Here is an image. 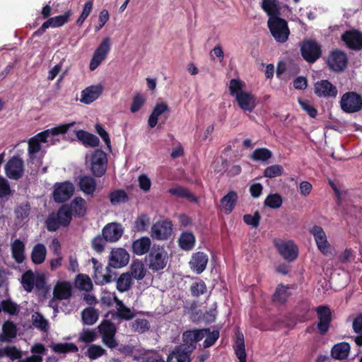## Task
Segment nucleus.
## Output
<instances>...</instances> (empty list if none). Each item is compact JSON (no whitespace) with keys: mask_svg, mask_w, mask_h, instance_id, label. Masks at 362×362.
Here are the masks:
<instances>
[{"mask_svg":"<svg viewBox=\"0 0 362 362\" xmlns=\"http://www.w3.org/2000/svg\"><path fill=\"white\" fill-rule=\"evenodd\" d=\"M284 169L280 165H272L265 168L264 176L269 178L279 177L282 175Z\"/></svg>","mask_w":362,"mask_h":362,"instance_id":"680f3d73","label":"nucleus"},{"mask_svg":"<svg viewBox=\"0 0 362 362\" xmlns=\"http://www.w3.org/2000/svg\"><path fill=\"white\" fill-rule=\"evenodd\" d=\"M13 190L11 189L8 181L0 176V198L8 199L12 196Z\"/></svg>","mask_w":362,"mask_h":362,"instance_id":"4d7b16f0","label":"nucleus"},{"mask_svg":"<svg viewBox=\"0 0 362 362\" xmlns=\"http://www.w3.org/2000/svg\"><path fill=\"white\" fill-rule=\"evenodd\" d=\"M150 225V217L146 214L139 215L133 223L135 231L139 233L144 232Z\"/></svg>","mask_w":362,"mask_h":362,"instance_id":"37998d69","label":"nucleus"},{"mask_svg":"<svg viewBox=\"0 0 362 362\" xmlns=\"http://www.w3.org/2000/svg\"><path fill=\"white\" fill-rule=\"evenodd\" d=\"M134 332L143 333L148 329V322L146 319H136L132 323Z\"/></svg>","mask_w":362,"mask_h":362,"instance_id":"69168bd1","label":"nucleus"},{"mask_svg":"<svg viewBox=\"0 0 362 362\" xmlns=\"http://www.w3.org/2000/svg\"><path fill=\"white\" fill-rule=\"evenodd\" d=\"M33 325L42 332H47L48 329L47 320L40 313H35L32 315Z\"/></svg>","mask_w":362,"mask_h":362,"instance_id":"bf43d9fd","label":"nucleus"},{"mask_svg":"<svg viewBox=\"0 0 362 362\" xmlns=\"http://www.w3.org/2000/svg\"><path fill=\"white\" fill-rule=\"evenodd\" d=\"M111 47L110 38L106 37L103 39L100 44L93 52V57L90 62L89 69L91 71L97 69L100 64L106 59L110 52Z\"/></svg>","mask_w":362,"mask_h":362,"instance_id":"6e6552de","label":"nucleus"},{"mask_svg":"<svg viewBox=\"0 0 362 362\" xmlns=\"http://www.w3.org/2000/svg\"><path fill=\"white\" fill-rule=\"evenodd\" d=\"M195 243L194 235L189 232L182 233L179 238V245L185 250L192 249Z\"/></svg>","mask_w":362,"mask_h":362,"instance_id":"a18cd8bd","label":"nucleus"},{"mask_svg":"<svg viewBox=\"0 0 362 362\" xmlns=\"http://www.w3.org/2000/svg\"><path fill=\"white\" fill-rule=\"evenodd\" d=\"M32 355L18 362H42V357L46 354V349L42 344H35L30 349Z\"/></svg>","mask_w":362,"mask_h":362,"instance_id":"2f4dec72","label":"nucleus"},{"mask_svg":"<svg viewBox=\"0 0 362 362\" xmlns=\"http://www.w3.org/2000/svg\"><path fill=\"white\" fill-rule=\"evenodd\" d=\"M275 246L280 255L286 260L293 261L298 256V248L291 240H276Z\"/></svg>","mask_w":362,"mask_h":362,"instance_id":"4468645a","label":"nucleus"},{"mask_svg":"<svg viewBox=\"0 0 362 362\" xmlns=\"http://www.w3.org/2000/svg\"><path fill=\"white\" fill-rule=\"evenodd\" d=\"M54 352L58 354H66L69 352H77L78 349L74 343H57L51 346Z\"/></svg>","mask_w":362,"mask_h":362,"instance_id":"49530a36","label":"nucleus"},{"mask_svg":"<svg viewBox=\"0 0 362 362\" xmlns=\"http://www.w3.org/2000/svg\"><path fill=\"white\" fill-rule=\"evenodd\" d=\"M262 8L269 18L278 17L280 15V6L276 0H263Z\"/></svg>","mask_w":362,"mask_h":362,"instance_id":"4c0bfd02","label":"nucleus"},{"mask_svg":"<svg viewBox=\"0 0 362 362\" xmlns=\"http://www.w3.org/2000/svg\"><path fill=\"white\" fill-rule=\"evenodd\" d=\"M3 332L7 337L6 341H10L16 336V327L11 322H6L3 326Z\"/></svg>","mask_w":362,"mask_h":362,"instance_id":"0e129e2a","label":"nucleus"},{"mask_svg":"<svg viewBox=\"0 0 362 362\" xmlns=\"http://www.w3.org/2000/svg\"><path fill=\"white\" fill-rule=\"evenodd\" d=\"M132 279L129 273H123L117 281V288L119 292L128 291L132 286Z\"/></svg>","mask_w":362,"mask_h":362,"instance_id":"de8ad7c7","label":"nucleus"},{"mask_svg":"<svg viewBox=\"0 0 362 362\" xmlns=\"http://www.w3.org/2000/svg\"><path fill=\"white\" fill-rule=\"evenodd\" d=\"M47 255V248L42 243L36 244L31 252L32 262L35 264H40L45 262Z\"/></svg>","mask_w":362,"mask_h":362,"instance_id":"e433bc0d","label":"nucleus"},{"mask_svg":"<svg viewBox=\"0 0 362 362\" xmlns=\"http://www.w3.org/2000/svg\"><path fill=\"white\" fill-rule=\"evenodd\" d=\"M103 87L101 85L90 86L81 91L80 101L84 104H90L102 94Z\"/></svg>","mask_w":362,"mask_h":362,"instance_id":"5701e85b","label":"nucleus"},{"mask_svg":"<svg viewBox=\"0 0 362 362\" xmlns=\"http://www.w3.org/2000/svg\"><path fill=\"white\" fill-rule=\"evenodd\" d=\"M349 352L350 345L346 342L338 343L332 349V356L336 359H344L347 358Z\"/></svg>","mask_w":362,"mask_h":362,"instance_id":"58836bf2","label":"nucleus"},{"mask_svg":"<svg viewBox=\"0 0 362 362\" xmlns=\"http://www.w3.org/2000/svg\"><path fill=\"white\" fill-rule=\"evenodd\" d=\"M46 223L47 229L50 231H54L62 226L55 214H52L49 216Z\"/></svg>","mask_w":362,"mask_h":362,"instance_id":"774afa93","label":"nucleus"},{"mask_svg":"<svg viewBox=\"0 0 362 362\" xmlns=\"http://www.w3.org/2000/svg\"><path fill=\"white\" fill-rule=\"evenodd\" d=\"M98 338V334L95 329H84L79 334L78 341L89 344L95 341Z\"/></svg>","mask_w":362,"mask_h":362,"instance_id":"864d4df0","label":"nucleus"},{"mask_svg":"<svg viewBox=\"0 0 362 362\" xmlns=\"http://www.w3.org/2000/svg\"><path fill=\"white\" fill-rule=\"evenodd\" d=\"M264 204L272 209L279 208L282 204V199L277 194H269L264 200Z\"/></svg>","mask_w":362,"mask_h":362,"instance_id":"e2e57ef3","label":"nucleus"},{"mask_svg":"<svg viewBox=\"0 0 362 362\" xmlns=\"http://www.w3.org/2000/svg\"><path fill=\"white\" fill-rule=\"evenodd\" d=\"M12 257L14 260L21 264L25 259V244L19 239L15 240L11 245Z\"/></svg>","mask_w":362,"mask_h":362,"instance_id":"473e14b6","label":"nucleus"},{"mask_svg":"<svg viewBox=\"0 0 362 362\" xmlns=\"http://www.w3.org/2000/svg\"><path fill=\"white\" fill-rule=\"evenodd\" d=\"M314 93L320 98H336L338 90L327 80H321L314 84Z\"/></svg>","mask_w":362,"mask_h":362,"instance_id":"dca6fc26","label":"nucleus"},{"mask_svg":"<svg viewBox=\"0 0 362 362\" xmlns=\"http://www.w3.org/2000/svg\"><path fill=\"white\" fill-rule=\"evenodd\" d=\"M123 233V227L117 223H109L103 229V236L107 242H117L122 237Z\"/></svg>","mask_w":362,"mask_h":362,"instance_id":"6ab92c4d","label":"nucleus"},{"mask_svg":"<svg viewBox=\"0 0 362 362\" xmlns=\"http://www.w3.org/2000/svg\"><path fill=\"white\" fill-rule=\"evenodd\" d=\"M310 233L313 235L317 249L324 255L331 253V245L327 240V237L322 227L314 226L310 229Z\"/></svg>","mask_w":362,"mask_h":362,"instance_id":"9b49d317","label":"nucleus"},{"mask_svg":"<svg viewBox=\"0 0 362 362\" xmlns=\"http://www.w3.org/2000/svg\"><path fill=\"white\" fill-rule=\"evenodd\" d=\"M152 246V242L150 238L144 236L133 241L132 249L133 253L138 256H142L149 252Z\"/></svg>","mask_w":362,"mask_h":362,"instance_id":"393cba45","label":"nucleus"},{"mask_svg":"<svg viewBox=\"0 0 362 362\" xmlns=\"http://www.w3.org/2000/svg\"><path fill=\"white\" fill-rule=\"evenodd\" d=\"M245 84L239 79H231L228 88L230 94L235 97L238 106L243 111L252 112L256 107L255 96L248 91L244 90Z\"/></svg>","mask_w":362,"mask_h":362,"instance_id":"f257e3e1","label":"nucleus"},{"mask_svg":"<svg viewBox=\"0 0 362 362\" xmlns=\"http://www.w3.org/2000/svg\"><path fill=\"white\" fill-rule=\"evenodd\" d=\"M288 288L287 286L279 285L273 296V300L278 303H284L288 297L290 296L288 292Z\"/></svg>","mask_w":362,"mask_h":362,"instance_id":"5fc2aeb1","label":"nucleus"},{"mask_svg":"<svg viewBox=\"0 0 362 362\" xmlns=\"http://www.w3.org/2000/svg\"><path fill=\"white\" fill-rule=\"evenodd\" d=\"M168 111L169 107L166 103H157L148 119V124L150 127H155L158 123L159 117Z\"/></svg>","mask_w":362,"mask_h":362,"instance_id":"7c9ffc66","label":"nucleus"},{"mask_svg":"<svg viewBox=\"0 0 362 362\" xmlns=\"http://www.w3.org/2000/svg\"><path fill=\"white\" fill-rule=\"evenodd\" d=\"M93 2L92 0L87 1L83 8V11L76 21V25L78 26L82 25L84 21L87 18V17L90 15L93 10Z\"/></svg>","mask_w":362,"mask_h":362,"instance_id":"052dcab7","label":"nucleus"},{"mask_svg":"<svg viewBox=\"0 0 362 362\" xmlns=\"http://www.w3.org/2000/svg\"><path fill=\"white\" fill-rule=\"evenodd\" d=\"M146 272L144 263L141 260L136 259L132 262L128 273L131 274L132 279L141 280L146 276Z\"/></svg>","mask_w":362,"mask_h":362,"instance_id":"c9c22d12","label":"nucleus"},{"mask_svg":"<svg viewBox=\"0 0 362 362\" xmlns=\"http://www.w3.org/2000/svg\"><path fill=\"white\" fill-rule=\"evenodd\" d=\"M327 64L334 71H341L346 66V55L342 52L334 51L329 55Z\"/></svg>","mask_w":362,"mask_h":362,"instance_id":"412c9836","label":"nucleus"},{"mask_svg":"<svg viewBox=\"0 0 362 362\" xmlns=\"http://www.w3.org/2000/svg\"><path fill=\"white\" fill-rule=\"evenodd\" d=\"M148 267L154 272L163 269L168 264L169 255L164 247L153 245L147 257Z\"/></svg>","mask_w":362,"mask_h":362,"instance_id":"f03ea898","label":"nucleus"},{"mask_svg":"<svg viewBox=\"0 0 362 362\" xmlns=\"http://www.w3.org/2000/svg\"><path fill=\"white\" fill-rule=\"evenodd\" d=\"M40 143L42 142L40 133L30 139V140L28 141V152L30 156L40 151Z\"/></svg>","mask_w":362,"mask_h":362,"instance_id":"13d9d810","label":"nucleus"},{"mask_svg":"<svg viewBox=\"0 0 362 362\" xmlns=\"http://www.w3.org/2000/svg\"><path fill=\"white\" fill-rule=\"evenodd\" d=\"M75 284L78 289L86 291H89L93 288L91 279L86 274H78L76 278Z\"/></svg>","mask_w":362,"mask_h":362,"instance_id":"8fccbe9b","label":"nucleus"},{"mask_svg":"<svg viewBox=\"0 0 362 362\" xmlns=\"http://www.w3.org/2000/svg\"><path fill=\"white\" fill-rule=\"evenodd\" d=\"M169 193L177 197L185 198L191 202H197V198L187 189L180 186H176L168 189Z\"/></svg>","mask_w":362,"mask_h":362,"instance_id":"79ce46f5","label":"nucleus"},{"mask_svg":"<svg viewBox=\"0 0 362 362\" xmlns=\"http://www.w3.org/2000/svg\"><path fill=\"white\" fill-rule=\"evenodd\" d=\"M21 284L27 292H30L35 286L40 288L44 284L42 277L35 275L33 272L28 271L21 277Z\"/></svg>","mask_w":362,"mask_h":362,"instance_id":"aec40b11","label":"nucleus"},{"mask_svg":"<svg viewBox=\"0 0 362 362\" xmlns=\"http://www.w3.org/2000/svg\"><path fill=\"white\" fill-rule=\"evenodd\" d=\"M71 15V11H68L63 15H59L53 18H49L46 22L42 25V30H46L49 28H58L65 24Z\"/></svg>","mask_w":362,"mask_h":362,"instance_id":"f704fd0d","label":"nucleus"},{"mask_svg":"<svg viewBox=\"0 0 362 362\" xmlns=\"http://www.w3.org/2000/svg\"><path fill=\"white\" fill-rule=\"evenodd\" d=\"M55 215L62 226H68L72 218V214L68 208V205L62 206Z\"/></svg>","mask_w":362,"mask_h":362,"instance_id":"3c124183","label":"nucleus"},{"mask_svg":"<svg viewBox=\"0 0 362 362\" xmlns=\"http://www.w3.org/2000/svg\"><path fill=\"white\" fill-rule=\"evenodd\" d=\"M102 337V341L109 348H115L118 344L115 338L117 328L114 323L109 320H103L98 327Z\"/></svg>","mask_w":362,"mask_h":362,"instance_id":"0eeeda50","label":"nucleus"},{"mask_svg":"<svg viewBox=\"0 0 362 362\" xmlns=\"http://www.w3.org/2000/svg\"><path fill=\"white\" fill-rule=\"evenodd\" d=\"M72 295V286L69 281H57L53 288V297L49 300V305L54 312L58 311V300H68Z\"/></svg>","mask_w":362,"mask_h":362,"instance_id":"39448f33","label":"nucleus"},{"mask_svg":"<svg viewBox=\"0 0 362 362\" xmlns=\"http://www.w3.org/2000/svg\"><path fill=\"white\" fill-rule=\"evenodd\" d=\"M206 291V286L202 281L194 282L191 286V292L194 296H199Z\"/></svg>","mask_w":362,"mask_h":362,"instance_id":"338daca9","label":"nucleus"},{"mask_svg":"<svg viewBox=\"0 0 362 362\" xmlns=\"http://www.w3.org/2000/svg\"><path fill=\"white\" fill-rule=\"evenodd\" d=\"M190 353L184 346H179L169 354L167 362H190Z\"/></svg>","mask_w":362,"mask_h":362,"instance_id":"c756f323","label":"nucleus"},{"mask_svg":"<svg viewBox=\"0 0 362 362\" xmlns=\"http://www.w3.org/2000/svg\"><path fill=\"white\" fill-rule=\"evenodd\" d=\"M86 164L94 176H103L107 170V165L106 153L98 149L94 151L86 156Z\"/></svg>","mask_w":362,"mask_h":362,"instance_id":"7ed1b4c3","label":"nucleus"},{"mask_svg":"<svg viewBox=\"0 0 362 362\" xmlns=\"http://www.w3.org/2000/svg\"><path fill=\"white\" fill-rule=\"evenodd\" d=\"M106 351L101 346L97 344H92L88 346L86 355L87 356L91 359L95 360L104 354H105Z\"/></svg>","mask_w":362,"mask_h":362,"instance_id":"6e6d98bb","label":"nucleus"},{"mask_svg":"<svg viewBox=\"0 0 362 362\" xmlns=\"http://www.w3.org/2000/svg\"><path fill=\"white\" fill-rule=\"evenodd\" d=\"M113 300L116 304V315L118 318L129 320L135 317L134 311L127 307L115 293Z\"/></svg>","mask_w":362,"mask_h":362,"instance_id":"c85d7f7f","label":"nucleus"},{"mask_svg":"<svg viewBox=\"0 0 362 362\" xmlns=\"http://www.w3.org/2000/svg\"><path fill=\"white\" fill-rule=\"evenodd\" d=\"M81 318L83 324L86 325H93L98 320V313L95 309L93 308H88L82 311Z\"/></svg>","mask_w":362,"mask_h":362,"instance_id":"c03bdc74","label":"nucleus"},{"mask_svg":"<svg viewBox=\"0 0 362 362\" xmlns=\"http://www.w3.org/2000/svg\"><path fill=\"white\" fill-rule=\"evenodd\" d=\"M208 257L204 252H198L194 254L189 262L191 269L197 274H201L206 269Z\"/></svg>","mask_w":362,"mask_h":362,"instance_id":"a878e982","label":"nucleus"},{"mask_svg":"<svg viewBox=\"0 0 362 362\" xmlns=\"http://www.w3.org/2000/svg\"><path fill=\"white\" fill-rule=\"evenodd\" d=\"M172 223L168 221H157L151 228V238L158 240H168L172 235Z\"/></svg>","mask_w":362,"mask_h":362,"instance_id":"9d476101","label":"nucleus"},{"mask_svg":"<svg viewBox=\"0 0 362 362\" xmlns=\"http://www.w3.org/2000/svg\"><path fill=\"white\" fill-rule=\"evenodd\" d=\"M129 261V254L124 248L115 247L112 250L109 256V265L113 268H122Z\"/></svg>","mask_w":362,"mask_h":362,"instance_id":"ddd939ff","label":"nucleus"},{"mask_svg":"<svg viewBox=\"0 0 362 362\" xmlns=\"http://www.w3.org/2000/svg\"><path fill=\"white\" fill-rule=\"evenodd\" d=\"M76 136L77 139L81 141L86 146L95 147L98 146L100 142L98 138L96 136L83 130L78 131L76 133Z\"/></svg>","mask_w":362,"mask_h":362,"instance_id":"a19ab883","label":"nucleus"},{"mask_svg":"<svg viewBox=\"0 0 362 362\" xmlns=\"http://www.w3.org/2000/svg\"><path fill=\"white\" fill-rule=\"evenodd\" d=\"M206 334L207 329L187 331L183 334V344L181 346L192 352L195 348V344L202 340Z\"/></svg>","mask_w":362,"mask_h":362,"instance_id":"2eb2a0df","label":"nucleus"},{"mask_svg":"<svg viewBox=\"0 0 362 362\" xmlns=\"http://www.w3.org/2000/svg\"><path fill=\"white\" fill-rule=\"evenodd\" d=\"M272 156V153L270 150L266 148H259L255 149L250 156L251 159L254 160L267 161Z\"/></svg>","mask_w":362,"mask_h":362,"instance_id":"603ef678","label":"nucleus"},{"mask_svg":"<svg viewBox=\"0 0 362 362\" xmlns=\"http://www.w3.org/2000/svg\"><path fill=\"white\" fill-rule=\"evenodd\" d=\"M238 201V194L234 191L229 192L220 200V209L226 214H229L233 210Z\"/></svg>","mask_w":362,"mask_h":362,"instance_id":"bb28decb","label":"nucleus"},{"mask_svg":"<svg viewBox=\"0 0 362 362\" xmlns=\"http://www.w3.org/2000/svg\"><path fill=\"white\" fill-rule=\"evenodd\" d=\"M68 208L72 216L83 217L88 212V205L83 198L77 197L71 202L68 205Z\"/></svg>","mask_w":362,"mask_h":362,"instance_id":"b1692460","label":"nucleus"},{"mask_svg":"<svg viewBox=\"0 0 362 362\" xmlns=\"http://www.w3.org/2000/svg\"><path fill=\"white\" fill-rule=\"evenodd\" d=\"M78 187L86 195H93L96 189L95 180L90 176L84 175L79 178Z\"/></svg>","mask_w":362,"mask_h":362,"instance_id":"72a5a7b5","label":"nucleus"},{"mask_svg":"<svg viewBox=\"0 0 362 362\" xmlns=\"http://www.w3.org/2000/svg\"><path fill=\"white\" fill-rule=\"evenodd\" d=\"M74 124L75 122L63 124L40 132L42 142L47 144V146L55 145L59 142L61 136L65 134Z\"/></svg>","mask_w":362,"mask_h":362,"instance_id":"423d86ee","label":"nucleus"},{"mask_svg":"<svg viewBox=\"0 0 362 362\" xmlns=\"http://www.w3.org/2000/svg\"><path fill=\"white\" fill-rule=\"evenodd\" d=\"M75 187L70 182L56 183L54 187V199L59 203L64 202L72 196Z\"/></svg>","mask_w":362,"mask_h":362,"instance_id":"f8f14e48","label":"nucleus"},{"mask_svg":"<svg viewBox=\"0 0 362 362\" xmlns=\"http://www.w3.org/2000/svg\"><path fill=\"white\" fill-rule=\"evenodd\" d=\"M7 177L12 180H18L23 175V162L17 157L10 159L5 166Z\"/></svg>","mask_w":362,"mask_h":362,"instance_id":"a211bd4d","label":"nucleus"},{"mask_svg":"<svg viewBox=\"0 0 362 362\" xmlns=\"http://www.w3.org/2000/svg\"><path fill=\"white\" fill-rule=\"evenodd\" d=\"M236 356L239 362H246V352L245 349L244 337L242 333L238 332L236 334V340L234 346Z\"/></svg>","mask_w":362,"mask_h":362,"instance_id":"ea45409f","label":"nucleus"},{"mask_svg":"<svg viewBox=\"0 0 362 362\" xmlns=\"http://www.w3.org/2000/svg\"><path fill=\"white\" fill-rule=\"evenodd\" d=\"M267 23L271 34L277 42L283 43L288 40L290 31L285 20L272 17L269 18Z\"/></svg>","mask_w":362,"mask_h":362,"instance_id":"20e7f679","label":"nucleus"},{"mask_svg":"<svg viewBox=\"0 0 362 362\" xmlns=\"http://www.w3.org/2000/svg\"><path fill=\"white\" fill-rule=\"evenodd\" d=\"M342 40L351 49L362 48V33L356 30L349 31L342 35Z\"/></svg>","mask_w":362,"mask_h":362,"instance_id":"cd10ccee","label":"nucleus"},{"mask_svg":"<svg viewBox=\"0 0 362 362\" xmlns=\"http://www.w3.org/2000/svg\"><path fill=\"white\" fill-rule=\"evenodd\" d=\"M109 198L112 205L120 204L128 200V196L123 189H115L109 194Z\"/></svg>","mask_w":362,"mask_h":362,"instance_id":"09e8293b","label":"nucleus"},{"mask_svg":"<svg viewBox=\"0 0 362 362\" xmlns=\"http://www.w3.org/2000/svg\"><path fill=\"white\" fill-rule=\"evenodd\" d=\"M300 50L304 59L311 63L315 62L321 55L320 47L311 40L304 42Z\"/></svg>","mask_w":362,"mask_h":362,"instance_id":"f3484780","label":"nucleus"},{"mask_svg":"<svg viewBox=\"0 0 362 362\" xmlns=\"http://www.w3.org/2000/svg\"><path fill=\"white\" fill-rule=\"evenodd\" d=\"M340 106L346 112H355L362 107V98L354 92L344 93L340 100Z\"/></svg>","mask_w":362,"mask_h":362,"instance_id":"1a4fd4ad","label":"nucleus"},{"mask_svg":"<svg viewBox=\"0 0 362 362\" xmlns=\"http://www.w3.org/2000/svg\"><path fill=\"white\" fill-rule=\"evenodd\" d=\"M318 317L317 328L321 334L327 332L331 321V311L328 307L319 306L316 308Z\"/></svg>","mask_w":362,"mask_h":362,"instance_id":"4be33fe9","label":"nucleus"}]
</instances>
